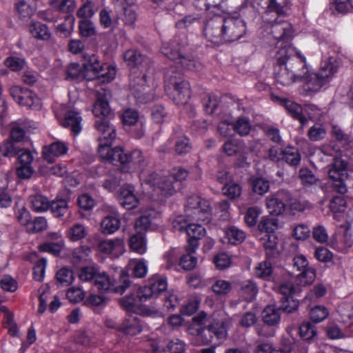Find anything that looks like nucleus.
<instances>
[{
    "mask_svg": "<svg viewBox=\"0 0 353 353\" xmlns=\"http://www.w3.org/2000/svg\"><path fill=\"white\" fill-rule=\"evenodd\" d=\"M92 112L95 116V129L100 133L98 141V152L100 157L112 165L117 166L123 174L132 173L145 165L143 153L134 150L128 153L119 147L110 148L116 138V129L110 124L113 114L105 96L99 94L93 105Z\"/></svg>",
    "mask_w": 353,
    "mask_h": 353,
    "instance_id": "obj_1",
    "label": "nucleus"
},
{
    "mask_svg": "<svg viewBox=\"0 0 353 353\" xmlns=\"http://www.w3.org/2000/svg\"><path fill=\"white\" fill-rule=\"evenodd\" d=\"M271 32L278 40L277 51L274 55L276 61L284 63L291 74H294L296 81H301L308 73L305 58L297 55L290 45L294 30L292 25L287 21L274 23L272 26Z\"/></svg>",
    "mask_w": 353,
    "mask_h": 353,
    "instance_id": "obj_2",
    "label": "nucleus"
},
{
    "mask_svg": "<svg viewBox=\"0 0 353 353\" xmlns=\"http://www.w3.org/2000/svg\"><path fill=\"white\" fill-rule=\"evenodd\" d=\"M165 89H173L172 98L178 105L186 104L191 97V90L188 81L183 79L181 71L175 67L168 68L164 74Z\"/></svg>",
    "mask_w": 353,
    "mask_h": 353,
    "instance_id": "obj_3",
    "label": "nucleus"
},
{
    "mask_svg": "<svg viewBox=\"0 0 353 353\" xmlns=\"http://www.w3.org/2000/svg\"><path fill=\"white\" fill-rule=\"evenodd\" d=\"M339 64L336 59L331 57L324 61L320 70L316 73L309 72L303 78L305 81L303 89L307 93L319 91L322 86L330 81L334 74L337 72Z\"/></svg>",
    "mask_w": 353,
    "mask_h": 353,
    "instance_id": "obj_4",
    "label": "nucleus"
},
{
    "mask_svg": "<svg viewBox=\"0 0 353 353\" xmlns=\"http://www.w3.org/2000/svg\"><path fill=\"white\" fill-rule=\"evenodd\" d=\"M185 213V217L192 221L209 223L212 219V209L208 201L197 195L187 198Z\"/></svg>",
    "mask_w": 353,
    "mask_h": 353,
    "instance_id": "obj_5",
    "label": "nucleus"
},
{
    "mask_svg": "<svg viewBox=\"0 0 353 353\" xmlns=\"http://www.w3.org/2000/svg\"><path fill=\"white\" fill-rule=\"evenodd\" d=\"M185 42L174 38L169 43H164L161 48V53L168 59L177 61L182 67L189 70L196 69V61L190 56L185 55Z\"/></svg>",
    "mask_w": 353,
    "mask_h": 353,
    "instance_id": "obj_6",
    "label": "nucleus"
},
{
    "mask_svg": "<svg viewBox=\"0 0 353 353\" xmlns=\"http://www.w3.org/2000/svg\"><path fill=\"white\" fill-rule=\"evenodd\" d=\"M196 336L202 344L210 343L218 345L220 340H223L228 335V323L224 321H214L204 327L196 328Z\"/></svg>",
    "mask_w": 353,
    "mask_h": 353,
    "instance_id": "obj_7",
    "label": "nucleus"
},
{
    "mask_svg": "<svg viewBox=\"0 0 353 353\" xmlns=\"http://www.w3.org/2000/svg\"><path fill=\"white\" fill-rule=\"evenodd\" d=\"M93 282L99 291L111 290L121 294H123L127 288L132 287L129 274L123 270L121 271L119 281L116 284L111 281L110 276L105 272H99V271Z\"/></svg>",
    "mask_w": 353,
    "mask_h": 353,
    "instance_id": "obj_8",
    "label": "nucleus"
},
{
    "mask_svg": "<svg viewBox=\"0 0 353 353\" xmlns=\"http://www.w3.org/2000/svg\"><path fill=\"white\" fill-rule=\"evenodd\" d=\"M246 32V23L239 15L223 16L224 43L237 41Z\"/></svg>",
    "mask_w": 353,
    "mask_h": 353,
    "instance_id": "obj_9",
    "label": "nucleus"
},
{
    "mask_svg": "<svg viewBox=\"0 0 353 353\" xmlns=\"http://www.w3.org/2000/svg\"><path fill=\"white\" fill-rule=\"evenodd\" d=\"M292 268L300 273L295 274L296 283L301 286L311 284L315 277V270L312 268H308V262L305 256L299 254L295 256L292 259Z\"/></svg>",
    "mask_w": 353,
    "mask_h": 353,
    "instance_id": "obj_10",
    "label": "nucleus"
},
{
    "mask_svg": "<svg viewBox=\"0 0 353 353\" xmlns=\"http://www.w3.org/2000/svg\"><path fill=\"white\" fill-rule=\"evenodd\" d=\"M204 34L209 41L214 44L223 43V16L215 15L208 20L204 28Z\"/></svg>",
    "mask_w": 353,
    "mask_h": 353,
    "instance_id": "obj_11",
    "label": "nucleus"
},
{
    "mask_svg": "<svg viewBox=\"0 0 353 353\" xmlns=\"http://www.w3.org/2000/svg\"><path fill=\"white\" fill-rule=\"evenodd\" d=\"M96 248L100 252L118 258L125 251L123 241L121 239H100L96 243Z\"/></svg>",
    "mask_w": 353,
    "mask_h": 353,
    "instance_id": "obj_12",
    "label": "nucleus"
},
{
    "mask_svg": "<svg viewBox=\"0 0 353 353\" xmlns=\"http://www.w3.org/2000/svg\"><path fill=\"white\" fill-rule=\"evenodd\" d=\"M178 182L177 178H144L141 184L145 183L154 190H159L162 195L167 196L175 192V184Z\"/></svg>",
    "mask_w": 353,
    "mask_h": 353,
    "instance_id": "obj_13",
    "label": "nucleus"
},
{
    "mask_svg": "<svg viewBox=\"0 0 353 353\" xmlns=\"http://www.w3.org/2000/svg\"><path fill=\"white\" fill-rule=\"evenodd\" d=\"M288 191L281 190L275 194L266 199V206L271 214H281L287 207Z\"/></svg>",
    "mask_w": 353,
    "mask_h": 353,
    "instance_id": "obj_14",
    "label": "nucleus"
},
{
    "mask_svg": "<svg viewBox=\"0 0 353 353\" xmlns=\"http://www.w3.org/2000/svg\"><path fill=\"white\" fill-rule=\"evenodd\" d=\"M19 165L16 168L17 176H31L34 173V169L32 166L33 162V155L28 149H20L18 152Z\"/></svg>",
    "mask_w": 353,
    "mask_h": 353,
    "instance_id": "obj_15",
    "label": "nucleus"
},
{
    "mask_svg": "<svg viewBox=\"0 0 353 353\" xmlns=\"http://www.w3.org/2000/svg\"><path fill=\"white\" fill-rule=\"evenodd\" d=\"M259 143L256 141H250L246 144L243 141L235 154V165L243 168L250 164L249 160L253 154H256V148Z\"/></svg>",
    "mask_w": 353,
    "mask_h": 353,
    "instance_id": "obj_16",
    "label": "nucleus"
},
{
    "mask_svg": "<svg viewBox=\"0 0 353 353\" xmlns=\"http://www.w3.org/2000/svg\"><path fill=\"white\" fill-rule=\"evenodd\" d=\"M252 6L258 12L280 15L284 12L285 0H253Z\"/></svg>",
    "mask_w": 353,
    "mask_h": 353,
    "instance_id": "obj_17",
    "label": "nucleus"
},
{
    "mask_svg": "<svg viewBox=\"0 0 353 353\" xmlns=\"http://www.w3.org/2000/svg\"><path fill=\"white\" fill-rule=\"evenodd\" d=\"M274 61V76L276 83L283 86H288L296 82L294 74H291L284 63H280L275 59Z\"/></svg>",
    "mask_w": 353,
    "mask_h": 353,
    "instance_id": "obj_18",
    "label": "nucleus"
},
{
    "mask_svg": "<svg viewBox=\"0 0 353 353\" xmlns=\"http://www.w3.org/2000/svg\"><path fill=\"white\" fill-rule=\"evenodd\" d=\"M260 241L265 251L266 259L274 260L279 257L278 238L275 234H263Z\"/></svg>",
    "mask_w": 353,
    "mask_h": 353,
    "instance_id": "obj_19",
    "label": "nucleus"
},
{
    "mask_svg": "<svg viewBox=\"0 0 353 353\" xmlns=\"http://www.w3.org/2000/svg\"><path fill=\"white\" fill-rule=\"evenodd\" d=\"M280 101L288 114L300 122L301 128L307 124L308 119L303 116V108L299 104L288 99H281Z\"/></svg>",
    "mask_w": 353,
    "mask_h": 353,
    "instance_id": "obj_20",
    "label": "nucleus"
},
{
    "mask_svg": "<svg viewBox=\"0 0 353 353\" xmlns=\"http://www.w3.org/2000/svg\"><path fill=\"white\" fill-rule=\"evenodd\" d=\"M66 152V147L64 143L57 141L52 143L49 146H44L42 150V155L48 163H53L56 157L64 154Z\"/></svg>",
    "mask_w": 353,
    "mask_h": 353,
    "instance_id": "obj_21",
    "label": "nucleus"
},
{
    "mask_svg": "<svg viewBox=\"0 0 353 353\" xmlns=\"http://www.w3.org/2000/svg\"><path fill=\"white\" fill-rule=\"evenodd\" d=\"M82 121L83 119L79 112L68 110V129L73 137L79 135L82 131Z\"/></svg>",
    "mask_w": 353,
    "mask_h": 353,
    "instance_id": "obj_22",
    "label": "nucleus"
},
{
    "mask_svg": "<svg viewBox=\"0 0 353 353\" xmlns=\"http://www.w3.org/2000/svg\"><path fill=\"white\" fill-rule=\"evenodd\" d=\"M130 88L134 97L141 99L146 88L145 75L141 73L139 74H131L130 77Z\"/></svg>",
    "mask_w": 353,
    "mask_h": 353,
    "instance_id": "obj_23",
    "label": "nucleus"
},
{
    "mask_svg": "<svg viewBox=\"0 0 353 353\" xmlns=\"http://www.w3.org/2000/svg\"><path fill=\"white\" fill-rule=\"evenodd\" d=\"M14 215L17 222L22 226L26 228L30 225L32 219V215L30 211L27 209L25 204H20L19 202L14 203Z\"/></svg>",
    "mask_w": 353,
    "mask_h": 353,
    "instance_id": "obj_24",
    "label": "nucleus"
},
{
    "mask_svg": "<svg viewBox=\"0 0 353 353\" xmlns=\"http://www.w3.org/2000/svg\"><path fill=\"white\" fill-rule=\"evenodd\" d=\"M118 330L128 335L134 336L141 332L143 327L138 318L131 317L125 319Z\"/></svg>",
    "mask_w": 353,
    "mask_h": 353,
    "instance_id": "obj_25",
    "label": "nucleus"
},
{
    "mask_svg": "<svg viewBox=\"0 0 353 353\" xmlns=\"http://www.w3.org/2000/svg\"><path fill=\"white\" fill-rule=\"evenodd\" d=\"M258 288L255 283L252 281H245L241 283L240 293L246 301H252L256 297Z\"/></svg>",
    "mask_w": 353,
    "mask_h": 353,
    "instance_id": "obj_26",
    "label": "nucleus"
},
{
    "mask_svg": "<svg viewBox=\"0 0 353 353\" xmlns=\"http://www.w3.org/2000/svg\"><path fill=\"white\" fill-rule=\"evenodd\" d=\"M263 322L268 325H275L280 321L279 309L274 306L266 307L262 312Z\"/></svg>",
    "mask_w": 353,
    "mask_h": 353,
    "instance_id": "obj_27",
    "label": "nucleus"
},
{
    "mask_svg": "<svg viewBox=\"0 0 353 353\" xmlns=\"http://www.w3.org/2000/svg\"><path fill=\"white\" fill-rule=\"evenodd\" d=\"M154 210L147 212L144 215L141 216L135 222V229L137 233L143 234L150 226L151 221L157 216Z\"/></svg>",
    "mask_w": 353,
    "mask_h": 353,
    "instance_id": "obj_28",
    "label": "nucleus"
},
{
    "mask_svg": "<svg viewBox=\"0 0 353 353\" xmlns=\"http://www.w3.org/2000/svg\"><path fill=\"white\" fill-rule=\"evenodd\" d=\"M274 260H268L259 263L255 268V274L256 276L265 280L270 281L272 279V261Z\"/></svg>",
    "mask_w": 353,
    "mask_h": 353,
    "instance_id": "obj_29",
    "label": "nucleus"
},
{
    "mask_svg": "<svg viewBox=\"0 0 353 353\" xmlns=\"http://www.w3.org/2000/svg\"><path fill=\"white\" fill-rule=\"evenodd\" d=\"M120 227V220L115 215L107 216L101 223V230L105 234H112Z\"/></svg>",
    "mask_w": 353,
    "mask_h": 353,
    "instance_id": "obj_30",
    "label": "nucleus"
},
{
    "mask_svg": "<svg viewBox=\"0 0 353 353\" xmlns=\"http://www.w3.org/2000/svg\"><path fill=\"white\" fill-rule=\"evenodd\" d=\"M31 34L38 39L48 40L50 37V33L46 25L41 22L32 23L29 28Z\"/></svg>",
    "mask_w": 353,
    "mask_h": 353,
    "instance_id": "obj_31",
    "label": "nucleus"
},
{
    "mask_svg": "<svg viewBox=\"0 0 353 353\" xmlns=\"http://www.w3.org/2000/svg\"><path fill=\"white\" fill-rule=\"evenodd\" d=\"M204 222L190 221L186 229V233L189 238L199 240L205 236V230L202 225Z\"/></svg>",
    "mask_w": 353,
    "mask_h": 353,
    "instance_id": "obj_32",
    "label": "nucleus"
},
{
    "mask_svg": "<svg viewBox=\"0 0 353 353\" xmlns=\"http://www.w3.org/2000/svg\"><path fill=\"white\" fill-rule=\"evenodd\" d=\"M98 272L99 269L97 265H90L81 267L77 271V274L80 281L85 282H92L94 281Z\"/></svg>",
    "mask_w": 353,
    "mask_h": 353,
    "instance_id": "obj_33",
    "label": "nucleus"
},
{
    "mask_svg": "<svg viewBox=\"0 0 353 353\" xmlns=\"http://www.w3.org/2000/svg\"><path fill=\"white\" fill-rule=\"evenodd\" d=\"M282 159L291 165H297L301 161V154L293 147H287L281 151Z\"/></svg>",
    "mask_w": 353,
    "mask_h": 353,
    "instance_id": "obj_34",
    "label": "nucleus"
},
{
    "mask_svg": "<svg viewBox=\"0 0 353 353\" xmlns=\"http://www.w3.org/2000/svg\"><path fill=\"white\" fill-rule=\"evenodd\" d=\"M124 60L129 65L139 66L143 64L147 58L136 50H129L124 54Z\"/></svg>",
    "mask_w": 353,
    "mask_h": 353,
    "instance_id": "obj_35",
    "label": "nucleus"
},
{
    "mask_svg": "<svg viewBox=\"0 0 353 353\" xmlns=\"http://www.w3.org/2000/svg\"><path fill=\"white\" fill-rule=\"evenodd\" d=\"M231 125L234 131L241 136L248 135L251 130L250 121L247 117H239Z\"/></svg>",
    "mask_w": 353,
    "mask_h": 353,
    "instance_id": "obj_36",
    "label": "nucleus"
},
{
    "mask_svg": "<svg viewBox=\"0 0 353 353\" xmlns=\"http://www.w3.org/2000/svg\"><path fill=\"white\" fill-rule=\"evenodd\" d=\"M340 315L339 321L346 327L353 325V306L351 305H344L339 308Z\"/></svg>",
    "mask_w": 353,
    "mask_h": 353,
    "instance_id": "obj_37",
    "label": "nucleus"
},
{
    "mask_svg": "<svg viewBox=\"0 0 353 353\" xmlns=\"http://www.w3.org/2000/svg\"><path fill=\"white\" fill-rule=\"evenodd\" d=\"M30 202L32 210L36 212L46 211L50 207L48 198L41 194H36L31 197Z\"/></svg>",
    "mask_w": 353,
    "mask_h": 353,
    "instance_id": "obj_38",
    "label": "nucleus"
},
{
    "mask_svg": "<svg viewBox=\"0 0 353 353\" xmlns=\"http://www.w3.org/2000/svg\"><path fill=\"white\" fill-rule=\"evenodd\" d=\"M225 236L228 242L233 245L241 243L245 238L244 232L234 226L228 228L225 231Z\"/></svg>",
    "mask_w": 353,
    "mask_h": 353,
    "instance_id": "obj_39",
    "label": "nucleus"
},
{
    "mask_svg": "<svg viewBox=\"0 0 353 353\" xmlns=\"http://www.w3.org/2000/svg\"><path fill=\"white\" fill-rule=\"evenodd\" d=\"M278 227L277 219L272 217L264 216L258 225V228L264 234H274V230Z\"/></svg>",
    "mask_w": 353,
    "mask_h": 353,
    "instance_id": "obj_40",
    "label": "nucleus"
},
{
    "mask_svg": "<svg viewBox=\"0 0 353 353\" xmlns=\"http://www.w3.org/2000/svg\"><path fill=\"white\" fill-rule=\"evenodd\" d=\"M129 243L131 249L139 254H143L146 250V243L143 234L137 233L132 236Z\"/></svg>",
    "mask_w": 353,
    "mask_h": 353,
    "instance_id": "obj_41",
    "label": "nucleus"
},
{
    "mask_svg": "<svg viewBox=\"0 0 353 353\" xmlns=\"http://www.w3.org/2000/svg\"><path fill=\"white\" fill-rule=\"evenodd\" d=\"M211 289L218 296H225L232 290V284L228 281L218 279L212 284Z\"/></svg>",
    "mask_w": 353,
    "mask_h": 353,
    "instance_id": "obj_42",
    "label": "nucleus"
},
{
    "mask_svg": "<svg viewBox=\"0 0 353 353\" xmlns=\"http://www.w3.org/2000/svg\"><path fill=\"white\" fill-rule=\"evenodd\" d=\"M299 334L305 341H311L316 335V328L313 323L304 322L299 326Z\"/></svg>",
    "mask_w": 353,
    "mask_h": 353,
    "instance_id": "obj_43",
    "label": "nucleus"
},
{
    "mask_svg": "<svg viewBox=\"0 0 353 353\" xmlns=\"http://www.w3.org/2000/svg\"><path fill=\"white\" fill-rule=\"evenodd\" d=\"M47 260L45 258L39 259L32 269V276L34 281L41 282L44 279Z\"/></svg>",
    "mask_w": 353,
    "mask_h": 353,
    "instance_id": "obj_44",
    "label": "nucleus"
},
{
    "mask_svg": "<svg viewBox=\"0 0 353 353\" xmlns=\"http://www.w3.org/2000/svg\"><path fill=\"white\" fill-rule=\"evenodd\" d=\"M25 129L23 124L19 121L10 124V139L14 142L22 141L25 137Z\"/></svg>",
    "mask_w": 353,
    "mask_h": 353,
    "instance_id": "obj_45",
    "label": "nucleus"
},
{
    "mask_svg": "<svg viewBox=\"0 0 353 353\" xmlns=\"http://www.w3.org/2000/svg\"><path fill=\"white\" fill-rule=\"evenodd\" d=\"M110 66L106 64H101L100 61L96 63V64L93 65L90 68L87 69V71H92L94 74L99 77H106L108 79H112L114 78L115 75L114 70H109L108 72L103 73V71L107 69H109Z\"/></svg>",
    "mask_w": 353,
    "mask_h": 353,
    "instance_id": "obj_46",
    "label": "nucleus"
},
{
    "mask_svg": "<svg viewBox=\"0 0 353 353\" xmlns=\"http://www.w3.org/2000/svg\"><path fill=\"white\" fill-rule=\"evenodd\" d=\"M47 221L44 217L37 216L34 219H31L30 225L28 226L26 230L30 234H35L42 232L47 229Z\"/></svg>",
    "mask_w": 353,
    "mask_h": 353,
    "instance_id": "obj_47",
    "label": "nucleus"
},
{
    "mask_svg": "<svg viewBox=\"0 0 353 353\" xmlns=\"http://www.w3.org/2000/svg\"><path fill=\"white\" fill-rule=\"evenodd\" d=\"M174 149L179 155L188 153L192 149L190 139L185 136L177 137L174 143Z\"/></svg>",
    "mask_w": 353,
    "mask_h": 353,
    "instance_id": "obj_48",
    "label": "nucleus"
},
{
    "mask_svg": "<svg viewBox=\"0 0 353 353\" xmlns=\"http://www.w3.org/2000/svg\"><path fill=\"white\" fill-rule=\"evenodd\" d=\"M251 185L252 190L260 195L266 193L270 188V183L265 178H252Z\"/></svg>",
    "mask_w": 353,
    "mask_h": 353,
    "instance_id": "obj_49",
    "label": "nucleus"
},
{
    "mask_svg": "<svg viewBox=\"0 0 353 353\" xmlns=\"http://www.w3.org/2000/svg\"><path fill=\"white\" fill-rule=\"evenodd\" d=\"M310 315L312 322L320 323L328 316L329 311L323 305H317L311 309Z\"/></svg>",
    "mask_w": 353,
    "mask_h": 353,
    "instance_id": "obj_50",
    "label": "nucleus"
},
{
    "mask_svg": "<svg viewBox=\"0 0 353 353\" xmlns=\"http://www.w3.org/2000/svg\"><path fill=\"white\" fill-rule=\"evenodd\" d=\"M80 34L84 37H89L96 34L94 23L89 19H81L79 23Z\"/></svg>",
    "mask_w": 353,
    "mask_h": 353,
    "instance_id": "obj_51",
    "label": "nucleus"
},
{
    "mask_svg": "<svg viewBox=\"0 0 353 353\" xmlns=\"http://www.w3.org/2000/svg\"><path fill=\"white\" fill-rule=\"evenodd\" d=\"M325 135L326 130L325 128L320 124H315L311 127L307 132L308 138L312 141L322 140L325 138Z\"/></svg>",
    "mask_w": 353,
    "mask_h": 353,
    "instance_id": "obj_52",
    "label": "nucleus"
},
{
    "mask_svg": "<svg viewBox=\"0 0 353 353\" xmlns=\"http://www.w3.org/2000/svg\"><path fill=\"white\" fill-rule=\"evenodd\" d=\"M49 209L54 216H63L66 212V199H59L50 202Z\"/></svg>",
    "mask_w": 353,
    "mask_h": 353,
    "instance_id": "obj_53",
    "label": "nucleus"
},
{
    "mask_svg": "<svg viewBox=\"0 0 353 353\" xmlns=\"http://www.w3.org/2000/svg\"><path fill=\"white\" fill-rule=\"evenodd\" d=\"M49 209L54 216H63L66 212V199H59L50 202Z\"/></svg>",
    "mask_w": 353,
    "mask_h": 353,
    "instance_id": "obj_54",
    "label": "nucleus"
},
{
    "mask_svg": "<svg viewBox=\"0 0 353 353\" xmlns=\"http://www.w3.org/2000/svg\"><path fill=\"white\" fill-rule=\"evenodd\" d=\"M26 61L23 58L11 56L4 61L6 67L12 71H19L26 65Z\"/></svg>",
    "mask_w": 353,
    "mask_h": 353,
    "instance_id": "obj_55",
    "label": "nucleus"
},
{
    "mask_svg": "<svg viewBox=\"0 0 353 353\" xmlns=\"http://www.w3.org/2000/svg\"><path fill=\"white\" fill-rule=\"evenodd\" d=\"M19 150L16 147L14 141L9 139L0 145V152L3 157H14L18 154Z\"/></svg>",
    "mask_w": 353,
    "mask_h": 353,
    "instance_id": "obj_56",
    "label": "nucleus"
},
{
    "mask_svg": "<svg viewBox=\"0 0 353 353\" xmlns=\"http://www.w3.org/2000/svg\"><path fill=\"white\" fill-rule=\"evenodd\" d=\"M332 166V168L329 170L328 176H333L332 174V172L342 176L344 174L343 172L347 170V163L341 158L335 157Z\"/></svg>",
    "mask_w": 353,
    "mask_h": 353,
    "instance_id": "obj_57",
    "label": "nucleus"
},
{
    "mask_svg": "<svg viewBox=\"0 0 353 353\" xmlns=\"http://www.w3.org/2000/svg\"><path fill=\"white\" fill-rule=\"evenodd\" d=\"M261 213V210L258 207L249 208L244 216L245 223L249 227H252L256 225L257 219Z\"/></svg>",
    "mask_w": 353,
    "mask_h": 353,
    "instance_id": "obj_58",
    "label": "nucleus"
},
{
    "mask_svg": "<svg viewBox=\"0 0 353 353\" xmlns=\"http://www.w3.org/2000/svg\"><path fill=\"white\" fill-rule=\"evenodd\" d=\"M131 288H129L130 290V292L132 290H137V299L140 302H145L147 301L148 299H150L152 297H154L152 294V290L150 289V285H145L143 287L137 288L135 285H132L131 284Z\"/></svg>",
    "mask_w": 353,
    "mask_h": 353,
    "instance_id": "obj_59",
    "label": "nucleus"
},
{
    "mask_svg": "<svg viewBox=\"0 0 353 353\" xmlns=\"http://www.w3.org/2000/svg\"><path fill=\"white\" fill-rule=\"evenodd\" d=\"M38 101L39 99L35 94H34L31 90L26 89L23 95L21 96L20 101L18 103L23 106L32 108L38 102Z\"/></svg>",
    "mask_w": 353,
    "mask_h": 353,
    "instance_id": "obj_60",
    "label": "nucleus"
},
{
    "mask_svg": "<svg viewBox=\"0 0 353 353\" xmlns=\"http://www.w3.org/2000/svg\"><path fill=\"white\" fill-rule=\"evenodd\" d=\"M288 197L287 206H288L292 213L295 214L296 212H302L305 209L307 203L294 198L289 191Z\"/></svg>",
    "mask_w": 353,
    "mask_h": 353,
    "instance_id": "obj_61",
    "label": "nucleus"
},
{
    "mask_svg": "<svg viewBox=\"0 0 353 353\" xmlns=\"http://www.w3.org/2000/svg\"><path fill=\"white\" fill-rule=\"evenodd\" d=\"M150 289L152 290L154 297H157L161 293L165 292L168 288L167 281L164 278L157 277L150 284Z\"/></svg>",
    "mask_w": 353,
    "mask_h": 353,
    "instance_id": "obj_62",
    "label": "nucleus"
},
{
    "mask_svg": "<svg viewBox=\"0 0 353 353\" xmlns=\"http://www.w3.org/2000/svg\"><path fill=\"white\" fill-rule=\"evenodd\" d=\"M331 133L332 137L343 145H348L351 142L350 135L345 133L338 125L332 126Z\"/></svg>",
    "mask_w": 353,
    "mask_h": 353,
    "instance_id": "obj_63",
    "label": "nucleus"
},
{
    "mask_svg": "<svg viewBox=\"0 0 353 353\" xmlns=\"http://www.w3.org/2000/svg\"><path fill=\"white\" fill-rule=\"evenodd\" d=\"M85 292L80 287H71L68 289V299L70 303H77L83 300Z\"/></svg>",
    "mask_w": 353,
    "mask_h": 353,
    "instance_id": "obj_64",
    "label": "nucleus"
}]
</instances>
